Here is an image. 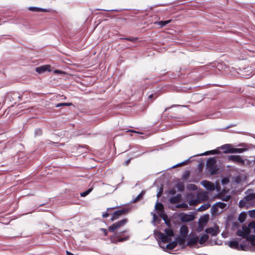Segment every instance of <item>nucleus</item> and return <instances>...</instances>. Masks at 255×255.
<instances>
[{"label":"nucleus","instance_id":"2f4dec72","mask_svg":"<svg viewBox=\"0 0 255 255\" xmlns=\"http://www.w3.org/2000/svg\"><path fill=\"white\" fill-rule=\"evenodd\" d=\"M155 209L158 211H162L163 210V205L161 203H157L155 205Z\"/></svg>","mask_w":255,"mask_h":255},{"label":"nucleus","instance_id":"4be33fe9","mask_svg":"<svg viewBox=\"0 0 255 255\" xmlns=\"http://www.w3.org/2000/svg\"><path fill=\"white\" fill-rule=\"evenodd\" d=\"M176 246H177V243L176 242H175V241H174L172 242L169 243L168 244H167L166 246V249L169 250H171L174 249Z\"/></svg>","mask_w":255,"mask_h":255},{"label":"nucleus","instance_id":"8fccbe9b","mask_svg":"<svg viewBox=\"0 0 255 255\" xmlns=\"http://www.w3.org/2000/svg\"><path fill=\"white\" fill-rule=\"evenodd\" d=\"M100 230L103 232L105 236L108 235V230L106 229L101 228Z\"/></svg>","mask_w":255,"mask_h":255},{"label":"nucleus","instance_id":"f704fd0d","mask_svg":"<svg viewBox=\"0 0 255 255\" xmlns=\"http://www.w3.org/2000/svg\"><path fill=\"white\" fill-rule=\"evenodd\" d=\"M115 208H108L107 210V211L108 212H111V210L114 209ZM110 216V213H103L102 215V217L103 218H106Z\"/></svg>","mask_w":255,"mask_h":255},{"label":"nucleus","instance_id":"c03bdc74","mask_svg":"<svg viewBox=\"0 0 255 255\" xmlns=\"http://www.w3.org/2000/svg\"><path fill=\"white\" fill-rule=\"evenodd\" d=\"M249 213L251 217L255 218V210L250 211Z\"/></svg>","mask_w":255,"mask_h":255},{"label":"nucleus","instance_id":"49530a36","mask_svg":"<svg viewBox=\"0 0 255 255\" xmlns=\"http://www.w3.org/2000/svg\"><path fill=\"white\" fill-rule=\"evenodd\" d=\"M246 246L245 245H239V248L238 249V250H242V251H246Z\"/></svg>","mask_w":255,"mask_h":255},{"label":"nucleus","instance_id":"412c9836","mask_svg":"<svg viewBox=\"0 0 255 255\" xmlns=\"http://www.w3.org/2000/svg\"><path fill=\"white\" fill-rule=\"evenodd\" d=\"M247 218V214L245 212H242L239 216L238 220L240 223H243Z\"/></svg>","mask_w":255,"mask_h":255},{"label":"nucleus","instance_id":"6e6d98bb","mask_svg":"<svg viewBox=\"0 0 255 255\" xmlns=\"http://www.w3.org/2000/svg\"><path fill=\"white\" fill-rule=\"evenodd\" d=\"M189 204H190V205H193V201H190V203H189Z\"/></svg>","mask_w":255,"mask_h":255},{"label":"nucleus","instance_id":"cd10ccee","mask_svg":"<svg viewBox=\"0 0 255 255\" xmlns=\"http://www.w3.org/2000/svg\"><path fill=\"white\" fill-rule=\"evenodd\" d=\"M219 153V151L216 150H212L210 151H207L204 152V153L201 154L200 155H208L209 154H215Z\"/></svg>","mask_w":255,"mask_h":255},{"label":"nucleus","instance_id":"f3484780","mask_svg":"<svg viewBox=\"0 0 255 255\" xmlns=\"http://www.w3.org/2000/svg\"><path fill=\"white\" fill-rule=\"evenodd\" d=\"M205 232L207 234H211L213 236H216L218 233L216 229L211 227L206 229Z\"/></svg>","mask_w":255,"mask_h":255},{"label":"nucleus","instance_id":"a19ab883","mask_svg":"<svg viewBox=\"0 0 255 255\" xmlns=\"http://www.w3.org/2000/svg\"><path fill=\"white\" fill-rule=\"evenodd\" d=\"M163 219L165 221V224L169 226L170 225V221L168 220L167 217L165 215L162 217Z\"/></svg>","mask_w":255,"mask_h":255},{"label":"nucleus","instance_id":"7ed1b4c3","mask_svg":"<svg viewBox=\"0 0 255 255\" xmlns=\"http://www.w3.org/2000/svg\"><path fill=\"white\" fill-rule=\"evenodd\" d=\"M129 211L128 208H123L121 210L115 211L112 214V217L111 220L114 221L115 220L119 219L121 216L127 214Z\"/></svg>","mask_w":255,"mask_h":255},{"label":"nucleus","instance_id":"393cba45","mask_svg":"<svg viewBox=\"0 0 255 255\" xmlns=\"http://www.w3.org/2000/svg\"><path fill=\"white\" fill-rule=\"evenodd\" d=\"M29 9L30 10L33 11H37V12H46L47 10L45 9H42L38 7H30L29 8Z\"/></svg>","mask_w":255,"mask_h":255},{"label":"nucleus","instance_id":"aec40b11","mask_svg":"<svg viewBox=\"0 0 255 255\" xmlns=\"http://www.w3.org/2000/svg\"><path fill=\"white\" fill-rule=\"evenodd\" d=\"M209 239V236L207 234L203 235L199 239V242L200 244H204Z\"/></svg>","mask_w":255,"mask_h":255},{"label":"nucleus","instance_id":"79ce46f5","mask_svg":"<svg viewBox=\"0 0 255 255\" xmlns=\"http://www.w3.org/2000/svg\"><path fill=\"white\" fill-rule=\"evenodd\" d=\"M248 227L249 228L251 229H255V221H252L250 222L249 225Z\"/></svg>","mask_w":255,"mask_h":255},{"label":"nucleus","instance_id":"72a5a7b5","mask_svg":"<svg viewBox=\"0 0 255 255\" xmlns=\"http://www.w3.org/2000/svg\"><path fill=\"white\" fill-rule=\"evenodd\" d=\"M245 150V148H233L232 153H243Z\"/></svg>","mask_w":255,"mask_h":255},{"label":"nucleus","instance_id":"3c124183","mask_svg":"<svg viewBox=\"0 0 255 255\" xmlns=\"http://www.w3.org/2000/svg\"><path fill=\"white\" fill-rule=\"evenodd\" d=\"M230 196H226L225 198H224L222 199V200L223 201H228L230 200Z\"/></svg>","mask_w":255,"mask_h":255},{"label":"nucleus","instance_id":"69168bd1","mask_svg":"<svg viewBox=\"0 0 255 255\" xmlns=\"http://www.w3.org/2000/svg\"><path fill=\"white\" fill-rule=\"evenodd\" d=\"M201 230H203V227L200 228Z\"/></svg>","mask_w":255,"mask_h":255},{"label":"nucleus","instance_id":"e433bc0d","mask_svg":"<svg viewBox=\"0 0 255 255\" xmlns=\"http://www.w3.org/2000/svg\"><path fill=\"white\" fill-rule=\"evenodd\" d=\"M72 105V104L71 103H58L55 106V107L58 108L62 106H71Z\"/></svg>","mask_w":255,"mask_h":255},{"label":"nucleus","instance_id":"09e8293b","mask_svg":"<svg viewBox=\"0 0 255 255\" xmlns=\"http://www.w3.org/2000/svg\"><path fill=\"white\" fill-rule=\"evenodd\" d=\"M245 206V202L243 200H241L239 202V206L241 208L244 207Z\"/></svg>","mask_w":255,"mask_h":255},{"label":"nucleus","instance_id":"9d476101","mask_svg":"<svg viewBox=\"0 0 255 255\" xmlns=\"http://www.w3.org/2000/svg\"><path fill=\"white\" fill-rule=\"evenodd\" d=\"M181 197L182 196L180 194H177L175 196L170 197L169 201L171 204H176L181 201Z\"/></svg>","mask_w":255,"mask_h":255},{"label":"nucleus","instance_id":"0e129e2a","mask_svg":"<svg viewBox=\"0 0 255 255\" xmlns=\"http://www.w3.org/2000/svg\"><path fill=\"white\" fill-rule=\"evenodd\" d=\"M201 230H203V227L200 228Z\"/></svg>","mask_w":255,"mask_h":255},{"label":"nucleus","instance_id":"de8ad7c7","mask_svg":"<svg viewBox=\"0 0 255 255\" xmlns=\"http://www.w3.org/2000/svg\"><path fill=\"white\" fill-rule=\"evenodd\" d=\"M168 193L169 194H171V195H175L176 193V191L175 189H171L170 190H169Z\"/></svg>","mask_w":255,"mask_h":255},{"label":"nucleus","instance_id":"9b49d317","mask_svg":"<svg viewBox=\"0 0 255 255\" xmlns=\"http://www.w3.org/2000/svg\"><path fill=\"white\" fill-rule=\"evenodd\" d=\"M221 148L223 150V152L225 153H232L233 148L232 145L230 144H226L222 145Z\"/></svg>","mask_w":255,"mask_h":255},{"label":"nucleus","instance_id":"39448f33","mask_svg":"<svg viewBox=\"0 0 255 255\" xmlns=\"http://www.w3.org/2000/svg\"><path fill=\"white\" fill-rule=\"evenodd\" d=\"M51 66L49 65H44L41 66L37 67L35 68V71L39 74H41L46 71H50Z\"/></svg>","mask_w":255,"mask_h":255},{"label":"nucleus","instance_id":"f257e3e1","mask_svg":"<svg viewBox=\"0 0 255 255\" xmlns=\"http://www.w3.org/2000/svg\"><path fill=\"white\" fill-rule=\"evenodd\" d=\"M127 232V230H124L120 232H115L114 234L109 238L111 242L113 244H117L119 242H124L128 240L130 238V236L128 235H125Z\"/></svg>","mask_w":255,"mask_h":255},{"label":"nucleus","instance_id":"f8f14e48","mask_svg":"<svg viewBox=\"0 0 255 255\" xmlns=\"http://www.w3.org/2000/svg\"><path fill=\"white\" fill-rule=\"evenodd\" d=\"M189 231L188 227L186 225H182L180 229V236L183 238H186Z\"/></svg>","mask_w":255,"mask_h":255},{"label":"nucleus","instance_id":"20e7f679","mask_svg":"<svg viewBox=\"0 0 255 255\" xmlns=\"http://www.w3.org/2000/svg\"><path fill=\"white\" fill-rule=\"evenodd\" d=\"M229 161H231L237 164H244L245 160L242 158L240 155H231L228 157Z\"/></svg>","mask_w":255,"mask_h":255},{"label":"nucleus","instance_id":"603ef678","mask_svg":"<svg viewBox=\"0 0 255 255\" xmlns=\"http://www.w3.org/2000/svg\"><path fill=\"white\" fill-rule=\"evenodd\" d=\"M36 132H37V134L38 135H41L42 134V130L40 129H37Z\"/></svg>","mask_w":255,"mask_h":255},{"label":"nucleus","instance_id":"6ab92c4d","mask_svg":"<svg viewBox=\"0 0 255 255\" xmlns=\"http://www.w3.org/2000/svg\"><path fill=\"white\" fill-rule=\"evenodd\" d=\"M185 238H183V237H182L181 236L178 237L176 238L175 242H176L177 243V245L178 244H179L180 245H183L185 243Z\"/></svg>","mask_w":255,"mask_h":255},{"label":"nucleus","instance_id":"0eeeda50","mask_svg":"<svg viewBox=\"0 0 255 255\" xmlns=\"http://www.w3.org/2000/svg\"><path fill=\"white\" fill-rule=\"evenodd\" d=\"M157 238L163 243L169 242L171 240V238L167 237L164 233L159 232L157 233Z\"/></svg>","mask_w":255,"mask_h":255},{"label":"nucleus","instance_id":"1a4fd4ad","mask_svg":"<svg viewBox=\"0 0 255 255\" xmlns=\"http://www.w3.org/2000/svg\"><path fill=\"white\" fill-rule=\"evenodd\" d=\"M199 241V238L197 236H190L188 239L187 245L192 246L196 245Z\"/></svg>","mask_w":255,"mask_h":255},{"label":"nucleus","instance_id":"b1692460","mask_svg":"<svg viewBox=\"0 0 255 255\" xmlns=\"http://www.w3.org/2000/svg\"><path fill=\"white\" fill-rule=\"evenodd\" d=\"M176 187L180 192H183L184 190L185 186L183 182H179L176 185Z\"/></svg>","mask_w":255,"mask_h":255},{"label":"nucleus","instance_id":"4468645a","mask_svg":"<svg viewBox=\"0 0 255 255\" xmlns=\"http://www.w3.org/2000/svg\"><path fill=\"white\" fill-rule=\"evenodd\" d=\"M171 19H169L164 21H156L154 22V24L158 25L160 26V27H163L165 26L167 24L170 23L171 22Z\"/></svg>","mask_w":255,"mask_h":255},{"label":"nucleus","instance_id":"bb28decb","mask_svg":"<svg viewBox=\"0 0 255 255\" xmlns=\"http://www.w3.org/2000/svg\"><path fill=\"white\" fill-rule=\"evenodd\" d=\"M242 230L246 236H250L249 234L251 233V230L249 227H247L246 225H243L242 226Z\"/></svg>","mask_w":255,"mask_h":255},{"label":"nucleus","instance_id":"dca6fc26","mask_svg":"<svg viewBox=\"0 0 255 255\" xmlns=\"http://www.w3.org/2000/svg\"><path fill=\"white\" fill-rule=\"evenodd\" d=\"M229 246L231 248L237 250L239 248V244L237 241H231L229 243Z\"/></svg>","mask_w":255,"mask_h":255},{"label":"nucleus","instance_id":"2eb2a0df","mask_svg":"<svg viewBox=\"0 0 255 255\" xmlns=\"http://www.w3.org/2000/svg\"><path fill=\"white\" fill-rule=\"evenodd\" d=\"M216 162L217 160L215 157L210 158L209 159H208L206 163L207 167L209 166H212L213 165H215Z\"/></svg>","mask_w":255,"mask_h":255},{"label":"nucleus","instance_id":"ddd939ff","mask_svg":"<svg viewBox=\"0 0 255 255\" xmlns=\"http://www.w3.org/2000/svg\"><path fill=\"white\" fill-rule=\"evenodd\" d=\"M207 168L211 175H216L218 173V168L216 165L207 167Z\"/></svg>","mask_w":255,"mask_h":255},{"label":"nucleus","instance_id":"ea45409f","mask_svg":"<svg viewBox=\"0 0 255 255\" xmlns=\"http://www.w3.org/2000/svg\"><path fill=\"white\" fill-rule=\"evenodd\" d=\"M255 198V195H253V194L248 195V196H247L245 197V199L247 201L252 200L253 199H254Z\"/></svg>","mask_w":255,"mask_h":255},{"label":"nucleus","instance_id":"423d86ee","mask_svg":"<svg viewBox=\"0 0 255 255\" xmlns=\"http://www.w3.org/2000/svg\"><path fill=\"white\" fill-rule=\"evenodd\" d=\"M201 184L207 190L213 191L215 189L214 184L210 181L203 180L201 182Z\"/></svg>","mask_w":255,"mask_h":255},{"label":"nucleus","instance_id":"c85d7f7f","mask_svg":"<svg viewBox=\"0 0 255 255\" xmlns=\"http://www.w3.org/2000/svg\"><path fill=\"white\" fill-rule=\"evenodd\" d=\"M187 189L190 191H195L197 189V187L194 184H189L187 186Z\"/></svg>","mask_w":255,"mask_h":255},{"label":"nucleus","instance_id":"473e14b6","mask_svg":"<svg viewBox=\"0 0 255 255\" xmlns=\"http://www.w3.org/2000/svg\"><path fill=\"white\" fill-rule=\"evenodd\" d=\"M215 205L217 207L221 209H224L227 206L226 203L221 202L216 203Z\"/></svg>","mask_w":255,"mask_h":255},{"label":"nucleus","instance_id":"052dcab7","mask_svg":"<svg viewBox=\"0 0 255 255\" xmlns=\"http://www.w3.org/2000/svg\"><path fill=\"white\" fill-rule=\"evenodd\" d=\"M129 162V160H128V161H126V162H127V164H128V163Z\"/></svg>","mask_w":255,"mask_h":255},{"label":"nucleus","instance_id":"58836bf2","mask_svg":"<svg viewBox=\"0 0 255 255\" xmlns=\"http://www.w3.org/2000/svg\"><path fill=\"white\" fill-rule=\"evenodd\" d=\"M188 207L187 204L185 203L178 204L176 206V207L178 208H187Z\"/></svg>","mask_w":255,"mask_h":255},{"label":"nucleus","instance_id":"a878e982","mask_svg":"<svg viewBox=\"0 0 255 255\" xmlns=\"http://www.w3.org/2000/svg\"><path fill=\"white\" fill-rule=\"evenodd\" d=\"M210 206V205L209 204H203L202 206H201L198 209V211H204L208 209L209 207Z\"/></svg>","mask_w":255,"mask_h":255},{"label":"nucleus","instance_id":"c9c22d12","mask_svg":"<svg viewBox=\"0 0 255 255\" xmlns=\"http://www.w3.org/2000/svg\"><path fill=\"white\" fill-rule=\"evenodd\" d=\"M143 194L144 192L142 191L135 198L133 199L132 202L135 203L139 200L142 197Z\"/></svg>","mask_w":255,"mask_h":255},{"label":"nucleus","instance_id":"864d4df0","mask_svg":"<svg viewBox=\"0 0 255 255\" xmlns=\"http://www.w3.org/2000/svg\"><path fill=\"white\" fill-rule=\"evenodd\" d=\"M54 73H58V74H60V73H61L62 72L60 71V70H55L54 71Z\"/></svg>","mask_w":255,"mask_h":255},{"label":"nucleus","instance_id":"6e6552de","mask_svg":"<svg viewBox=\"0 0 255 255\" xmlns=\"http://www.w3.org/2000/svg\"><path fill=\"white\" fill-rule=\"evenodd\" d=\"M194 218L193 215L183 214L181 216L180 220L182 222H188L193 221Z\"/></svg>","mask_w":255,"mask_h":255},{"label":"nucleus","instance_id":"bf43d9fd","mask_svg":"<svg viewBox=\"0 0 255 255\" xmlns=\"http://www.w3.org/2000/svg\"><path fill=\"white\" fill-rule=\"evenodd\" d=\"M217 210V208L216 207V208L214 209V212H216Z\"/></svg>","mask_w":255,"mask_h":255},{"label":"nucleus","instance_id":"5701e85b","mask_svg":"<svg viewBox=\"0 0 255 255\" xmlns=\"http://www.w3.org/2000/svg\"><path fill=\"white\" fill-rule=\"evenodd\" d=\"M246 240L251 242L252 246H254L255 245V235H252L248 236Z\"/></svg>","mask_w":255,"mask_h":255},{"label":"nucleus","instance_id":"a211bd4d","mask_svg":"<svg viewBox=\"0 0 255 255\" xmlns=\"http://www.w3.org/2000/svg\"><path fill=\"white\" fill-rule=\"evenodd\" d=\"M165 235L167 236V237L171 238V237L174 236V232L171 228H166L164 230Z\"/></svg>","mask_w":255,"mask_h":255},{"label":"nucleus","instance_id":"5fc2aeb1","mask_svg":"<svg viewBox=\"0 0 255 255\" xmlns=\"http://www.w3.org/2000/svg\"><path fill=\"white\" fill-rule=\"evenodd\" d=\"M153 94H151V95H149L148 98H149V99H151L153 97Z\"/></svg>","mask_w":255,"mask_h":255},{"label":"nucleus","instance_id":"c756f323","mask_svg":"<svg viewBox=\"0 0 255 255\" xmlns=\"http://www.w3.org/2000/svg\"><path fill=\"white\" fill-rule=\"evenodd\" d=\"M137 37H126V38H121V39H124L128 40L131 42H136L138 40Z\"/></svg>","mask_w":255,"mask_h":255},{"label":"nucleus","instance_id":"f03ea898","mask_svg":"<svg viewBox=\"0 0 255 255\" xmlns=\"http://www.w3.org/2000/svg\"><path fill=\"white\" fill-rule=\"evenodd\" d=\"M128 222V219L127 218L123 219L109 226L108 228V231L110 232L115 233L117 230L124 226Z\"/></svg>","mask_w":255,"mask_h":255},{"label":"nucleus","instance_id":"13d9d810","mask_svg":"<svg viewBox=\"0 0 255 255\" xmlns=\"http://www.w3.org/2000/svg\"><path fill=\"white\" fill-rule=\"evenodd\" d=\"M131 132L137 133V132L134 130H130Z\"/></svg>","mask_w":255,"mask_h":255},{"label":"nucleus","instance_id":"37998d69","mask_svg":"<svg viewBox=\"0 0 255 255\" xmlns=\"http://www.w3.org/2000/svg\"><path fill=\"white\" fill-rule=\"evenodd\" d=\"M208 220V216H205L201 218V222L206 223Z\"/></svg>","mask_w":255,"mask_h":255},{"label":"nucleus","instance_id":"4c0bfd02","mask_svg":"<svg viewBox=\"0 0 255 255\" xmlns=\"http://www.w3.org/2000/svg\"><path fill=\"white\" fill-rule=\"evenodd\" d=\"M92 189L90 188V189H88L87 190H86L82 193H81L80 195L81 197H85L87 195H88L92 191Z\"/></svg>","mask_w":255,"mask_h":255},{"label":"nucleus","instance_id":"680f3d73","mask_svg":"<svg viewBox=\"0 0 255 255\" xmlns=\"http://www.w3.org/2000/svg\"><path fill=\"white\" fill-rule=\"evenodd\" d=\"M66 98V97L65 96H64V97H63V99H65Z\"/></svg>","mask_w":255,"mask_h":255},{"label":"nucleus","instance_id":"338daca9","mask_svg":"<svg viewBox=\"0 0 255 255\" xmlns=\"http://www.w3.org/2000/svg\"><path fill=\"white\" fill-rule=\"evenodd\" d=\"M254 232L255 233V230H254Z\"/></svg>","mask_w":255,"mask_h":255},{"label":"nucleus","instance_id":"4d7b16f0","mask_svg":"<svg viewBox=\"0 0 255 255\" xmlns=\"http://www.w3.org/2000/svg\"><path fill=\"white\" fill-rule=\"evenodd\" d=\"M161 194V193L159 192V193L157 194V196H158V197H159V196H160Z\"/></svg>","mask_w":255,"mask_h":255},{"label":"nucleus","instance_id":"7c9ffc66","mask_svg":"<svg viewBox=\"0 0 255 255\" xmlns=\"http://www.w3.org/2000/svg\"><path fill=\"white\" fill-rule=\"evenodd\" d=\"M237 235L240 237H242L244 239H247L248 236H246L243 230H238L237 232Z\"/></svg>","mask_w":255,"mask_h":255},{"label":"nucleus","instance_id":"a18cd8bd","mask_svg":"<svg viewBox=\"0 0 255 255\" xmlns=\"http://www.w3.org/2000/svg\"><path fill=\"white\" fill-rule=\"evenodd\" d=\"M188 160H186L180 164H178L177 165H176V167H179V166H182V165H186L187 164H188Z\"/></svg>","mask_w":255,"mask_h":255},{"label":"nucleus","instance_id":"774afa93","mask_svg":"<svg viewBox=\"0 0 255 255\" xmlns=\"http://www.w3.org/2000/svg\"><path fill=\"white\" fill-rule=\"evenodd\" d=\"M254 246L255 247V245Z\"/></svg>","mask_w":255,"mask_h":255},{"label":"nucleus","instance_id":"e2e57ef3","mask_svg":"<svg viewBox=\"0 0 255 255\" xmlns=\"http://www.w3.org/2000/svg\"><path fill=\"white\" fill-rule=\"evenodd\" d=\"M66 98V97L65 96H64V97H63V99H65Z\"/></svg>","mask_w":255,"mask_h":255}]
</instances>
